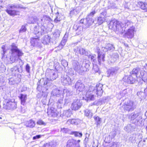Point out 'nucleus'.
Returning <instances> with one entry per match:
<instances>
[{"label": "nucleus", "mask_w": 147, "mask_h": 147, "mask_svg": "<svg viewBox=\"0 0 147 147\" xmlns=\"http://www.w3.org/2000/svg\"><path fill=\"white\" fill-rule=\"evenodd\" d=\"M103 85L98 83L94 86H90L88 90L86 92V96L87 100H94L95 99L94 94H96L98 96H100L102 94L103 90Z\"/></svg>", "instance_id": "obj_1"}, {"label": "nucleus", "mask_w": 147, "mask_h": 147, "mask_svg": "<svg viewBox=\"0 0 147 147\" xmlns=\"http://www.w3.org/2000/svg\"><path fill=\"white\" fill-rule=\"evenodd\" d=\"M131 23L128 21L125 23V25L116 20H111L109 25V28L115 31L117 34H122L125 31L127 27L130 25Z\"/></svg>", "instance_id": "obj_2"}, {"label": "nucleus", "mask_w": 147, "mask_h": 147, "mask_svg": "<svg viewBox=\"0 0 147 147\" xmlns=\"http://www.w3.org/2000/svg\"><path fill=\"white\" fill-rule=\"evenodd\" d=\"M11 50L12 52V55L10 56V60L12 63H13L18 59H19V57L23 55L22 51L18 49L16 45L13 43L11 46Z\"/></svg>", "instance_id": "obj_3"}, {"label": "nucleus", "mask_w": 147, "mask_h": 147, "mask_svg": "<svg viewBox=\"0 0 147 147\" xmlns=\"http://www.w3.org/2000/svg\"><path fill=\"white\" fill-rule=\"evenodd\" d=\"M86 67H84L76 61H74L72 63L73 67L74 69L78 73L80 74H82L84 72L86 71L89 67L88 64H86Z\"/></svg>", "instance_id": "obj_4"}, {"label": "nucleus", "mask_w": 147, "mask_h": 147, "mask_svg": "<svg viewBox=\"0 0 147 147\" xmlns=\"http://www.w3.org/2000/svg\"><path fill=\"white\" fill-rule=\"evenodd\" d=\"M4 102L3 107L6 109L10 110L15 109L17 107V102L14 99L6 100Z\"/></svg>", "instance_id": "obj_5"}, {"label": "nucleus", "mask_w": 147, "mask_h": 147, "mask_svg": "<svg viewBox=\"0 0 147 147\" xmlns=\"http://www.w3.org/2000/svg\"><path fill=\"white\" fill-rule=\"evenodd\" d=\"M82 106V103L80 100L77 98H74L72 100L71 109L74 111H77L80 109Z\"/></svg>", "instance_id": "obj_6"}, {"label": "nucleus", "mask_w": 147, "mask_h": 147, "mask_svg": "<svg viewBox=\"0 0 147 147\" xmlns=\"http://www.w3.org/2000/svg\"><path fill=\"white\" fill-rule=\"evenodd\" d=\"M128 115L130 122L135 124H138V122L141 119V117L139 116V114L137 113L133 112Z\"/></svg>", "instance_id": "obj_7"}, {"label": "nucleus", "mask_w": 147, "mask_h": 147, "mask_svg": "<svg viewBox=\"0 0 147 147\" xmlns=\"http://www.w3.org/2000/svg\"><path fill=\"white\" fill-rule=\"evenodd\" d=\"M17 5L8 4L6 6L7 9L5 10V11L11 16H15L17 15L18 11L15 10H13V8H17Z\"/></svg>", "instance_id": "obj_8"}, {"label": "nucleus", "mask_w": 147, "mask_h": 147, "mask_svg": "<svg viewBox=\"0 0 147 147\" xmlns=\"http://www.w3.org/2000/svg\"><path fill=\"white\" fill-rule=\"evenodd\" d=\"M123 108L125 110L128 111H132L136 108V105L133 101L129 100L125 103Z\"/></svg>", "instance_id": "obj_9"}, {"label": "nucleus", "mask_w": 147, "mask_h": 147, "mask_svg": "<svg viewBox=\"0 0 147 147\" xmlns=\"http://www.w3.org/2000/svg\"><path fill=\"white\" fill-rule=\"evenodd\" d=\"M137 78L135 75L133 76L132 75L129 76H126L123 78V81L124 82L127 83L129 84H133L137 80Z\"/></svg>", "instance_id": "obj_10"}, {"label": "nucleus", "mask_w": 147, "mask_h": 147, "mask_svg": "<svg viewBox=\"0 0 147 147\" xmlns=\"http://www.w3.org/2000/svg\"><path fill=\"white\" fill-rule=\"evenodd\" d=\"M47 113L49 116L53 117H57L59 114L56 109L53 107L48 109Z\"/></svg>", "instance_id": "obj_11"}, {"label": "nucleus", "mask_w": 147, "mask_h": 147, "mask_svg": "<svg viewBox=\"0 0 147 147\" xmlns=\"http://www.w3.org/2000/svg\"><path fill=\"white\" fill-rule=\"evenodd\" d=\"M61 81L64 85L67 84L70 85L72 81L71 79L68 76L66 75L61 77Z\"/></svg>", "instance_id": "obj_12"}, {"label": "nucleus", "mask_w": 147, "mask_h": 147, "mask_svg": "<svg viewBox=\"0 0 147 147\" xmlns=\"http://www.w3.org/2000/svg\"><path fill=\"white\" fill-rule=\"evenodd\" d=\"M75 88L79 92H82L84 90L85 86L80 80H78L76 83Z\"/></svg>", "instance_id": "obj_13"}, {"label": "nucleus", "mask_w": 147, "mask_h": 147, "mask_svg": "<svg viewBox=\"0 0 147 147\" xmlns=\"http://www.w3.org/2000/svg\"><path fill=\"white\" fill-rule=\"evenodd\" d=\"M73 29L75 31L77 35H80L82 34L83 32V27L80 25L79 24L74 25L73 26Z\"/></svg>", "instance_id": "obj_14"}, {"label": "nucleus", "mask_w": 147, "mask_h": 147, "mask_svg": "<svg viewBox=\"0 0 147 147\" xmlns=\"http://www.w3.org/2000/svg\"><path fill=\"white\" fill-rule=\"evenodd\" d=\"M134 27H130L125 34V36L128 38H132L134 36Z\"/></svg>", "instance_id": "obj_15"}, {"label": "nucleus", "mask_w": 147, "mask_h": 147, "mask_svg": "<svg viewBox=\"0 0 147 147\" xmlns=\"http://www.w3.org/2000/svg\"><path fill=\"white\" fill-rule=\"evenodd\" d=\"M63 91L57 89H55L52 92L51 94L53 96L63 98Z\"/></svg>", "instance_id": "obj_16"}, {"label": "nucleus", "mask_w": 147, "mask_h": 147, "mask_svg": "<svg viewBox=\"0 0 147 147\" xmlns=\"http://www.w3.org/2000/svg\"><path fill=\"white\" fill-rule=\"evenodd\" d=\"M46 75L47 76V79L51 81L54 80L57 77V75L55 73L51 72L49 74L47 73Z\"/></svg>", "instance_id": "obj_17"}, {"label": "nucleus", "mask_w": 147, "mask_h": 147, "mask_svg": "<svg viewBox=\"0 0 147 147\" xmlns=\"http://www.w3.org/2000/svg\"><path fill=\"white\" fill-rule=\"evenodd\" d=\"M115 48L113 46L110 44H107L105 47H102V50L104 52H107L108 51L113 50Z\"/></svg>", "instance_id": "obj_18"}, {"label": "nucleus", "mask_w": 147, "mask_h": 147, "mask_svg": "<svg viewBox=\"0 0 147 147\" xmlns=\"http://www.w3.org/2000/svg\"><path fill=\"white\" fill-rule=\"evenodd\" d=\"M100 49H97V53H98V61L99 64L101 63V61H105L104 58L105 57V55L104 54H102L100 53Z\"/></svg>", "instance_id": "obj_19"}, {"label": "nucleus", "mask_w": 147, "mask_h": 147, "mask_svg": "<svg viewBox=\"0 0 147 147\" xmlns=\"http://www.w3.org/2000/svg\"><path fill=\"white\" fill-rule=\"evenodd\" d=\"M76 141L73 139H69L67 142L66 147H75Z\"/></svg>", "instance_id": "obj_20"}, {"label": "nucleus", "mask_w": 147, "mask_h": 147, "mask_svg": "<svg viewBox=\"0 0 147 147\" xmlns=\"http://www.w3.org/2000/svg\"><path fill=\"white\" fill-rule=\"evenodd\" d=\"M19 97L21 100V104L24 105L27 99V95L26 94H21Z\"/></svg>", "instance_id": "obj_21"}, {"label": "nucleus", "mask_w": 147, "mask_h": 147, "mask_svg": "<svg viewBox=\"0 0 147 147\" xmlns=\"http://www.w3.org/2000/svg\"><path fill=\"white\" fill-rule=\"evenodd\" d=\"M85 20L86 21V24L88 27H89V26L92 24L94 22V20L93 19L89 17H86Z\"/></svg>", "instance_id": "obj_22"}, {"label": "nucleus", "mask_w": 147, "mask_h": 147, "mask_svg": "<svg viewBox=\"0 0 147 147\" xmlns=\"http://www.w3.org/2000/svg\"><path fill=\"white\" fill-rule=\"evenodd\" d=\"M138 5L141 9L147 10V4L146 3L140 1L138 2Z\"/></svg>", "instance_id": "obj_23"}, {"label": "nucleus", "mask_w": 147, "mask_h": 147, "mask_svg": "<svg viewBox=\"0 0 147 147\" xmlns=\"http://www.w3.org/2000/svg\"><path fill=\"white\" fill-rule=\"evenodd\" d=\"M26 125L27 127L33 128L35 126V123L34 121L31 119L27 122Z\"/></svg>", "instance_id": "obj_24"}, {"label": "nucleus", "mask_w": 147, "mask_h": 147, "mask_svg": "<svg viewBox=\"0 0 147 147\" xmlns=\"http://www.w3.org/2000/svg\"><path fill=\"white\" fill-rule=\"evenodd\" d=\"M50 39V37L48 35L45 36L42 39V43L44 44L47 45L49 42Z\"/></svg>", "instance_id": "obj_25"}, {"label": "nucleus", "mask_w": 147, "mask_h": 147, "mask_svg": "<svg viewBox=\"0 0 147 147\" xmlns=\"http://www.w3.org/2000/svg\"><path fill=\"white\" fill-rule=\"evenodd\" d=\"M77 50L79 52L80 54L82 55H84L86 56H88L89 54L87 51H86L85 50L82 48H78Z\"/></svg>", "instance_id": "obj_26"}, {"label": "nucleus", "mask_w": 147, "mask_h": 147, "mask_svg": "<svg viewBox=\"0 0 147 147\" xmlns=\"http://www.w3.org/2000/svg\"><path fill=\"white\" fill-rule=\"evenodd\" d=\"M140 71V69L139 68H136L134 69L131 72V74L134 76L135 75L136 76V77L139 75V73Z\"/></svg>", "instance_id": "obj_27"}, {"label": "nucleus", "mask_w": 147, "mask_h": 147, "mask_svg": "<svg viewBox=\"0 0 147 147\" xmlns=\"http://www.w3.org/2000/svg\"><path fill=\"white\" fill-rule=\"evenodd\" d=\"M140 76H138L142 78L143 80H147V72L144 70L141 71L140 72Z\"/></svg>", "instance_id": "obj_28"}, {"label": "nucleus", "mask_w": 147, "mask_h": 147, "mask_svg": "<svg viewBox=\"0 0 147 147\" xmlns=\"http://www.w3.org/2000/svg\"><path fill=\"white\" fill-rule=\"evenodd\" d=\"M37 18L36 17H30L29 18L28 23L29 24H34L36 23Z\"/></svg>", "instance_id": "obj_29"}, {"label": "nucleus", "mask_w": 147, "mask_h": 147, "mask_svg": "<svg viewBox=\"0 0 147 147\" xmlns=\"http://www.w3.org/2000/svg\"><path fill=\"white\" fill-rule=\"evenodd\" d=\"M134 128V127L131 124H129L125 127L124 130L128 132H129L132 131Z\"/></svg>", "instance_id": "obj_30"}, {"label": "nucleus", "mask_w": 147, "mask_h": 147, "mask_svg": "<svg viewBox=\"0 0 147 147\" xmlns=\"http://www.w3.org/2000/svg\"><path fill=\"white\" fill-rule=\"evenodd\" d=\"M94 119L95 121V123L98 126L101 123V119L98 116H94Z\"/></svg>", "instance_id": "obj_31"}, {"label": "nucleus", "mask_w": 147, "mask_h": 147, "mask_svg": "<svg viewBox=\"0 0 147 147\" xmlns=\"http://www.w3.org/2000/svg\"><path fill=\"white\" fill-rule=\"evenodd\" d=\"M39 38L38 36H37V38H32L31 40V43L34 44V45H37L39 42Z\"/></svg>", "instance_id": "obj_32"}, {"label": "nucleus", "mask_w": 147, "mask_h": 147, "mask_svg": "<svg viewBox=\"0 0 147 147\" xmlns=\"http://www.w3.org/2000/svg\"><path fill=\"white\" fill-rule=\"evenodd\" d=\"M84 113L85 115L87 117H91L92 116V113L91 111L89 109H86L84 111Z\"/></svg>", "instance_id": "obj_33"}, {"label": "nucleus", "mask_w": 147, "mask_h": 147, "mask_svg": "<svg viewBox=\"0 0 147 147\" xmlns=\"http://www.w3.org/2000/svg\"><path fill=\"white\" fill-rule=\"evenodd\" d=\"M108 76H113L115 75L116 73V71L115 69L114 68H112L111 69H109L108 71Z\"/></svg>", "instance_id": "obj_34"}, {"label": "nucleus", "mask_w": 147, "mask_h": 147, "mask_svg": "<svg viewBox=\"0 0 147 147\" xmlns=\"http://www.w3.org/2000/svg\"><path fill=\"white\" fill-rule=\"evenodd\" d=\"M131 90H130L129 88H127L123 90L121 93V95L122 96H124L126 95L128 93L131 92Z\"/></svg>", "instance_id": "obj_35"}, {"label": "nucleus", "mask_w": 147, "mask_h": 147, "mask_svg": "<svg viewBox=\"0 0 147 147\" xmlns=\"http://www.w3.org/2000/svg\"><path fill=\"white\" fill-rule=\"evenodd\" d=\"M48 80H46L45 81H43V85L46 88V90H47L49 89L48 86L50 87L51 85V83L50 82H48Z\"/></svg>", "instance_id": "obj_36"}, {"label": "nucleus", "mask_w": 147, "mask_h": 147, "mask_svg": "<svg viewBox=\"0 0 147 147\" xmlns=\"http://www.w3.org/2000/svg\"><path fill=\"white\" fill-rule=\"evenodd\" d=\"M70 134L72 135H74L76 137H78L81 138L82 136V132H79L76 131H72Z\"/></svg>", "instance_id": "obj_37"}, {"label": "nucleus", "mask_w": 147, "mask_h": 147, "mask_svg": "<svg viewBox=\"0 0 147 147\" xmlns=\"http://www.w3.org/2000/svg\"><path fill=\"white\" fill-rule=\"evenodd\" d=\"M63 114L64 115L67 117H69L72 115L71 111L69 109L64 111Z\"/></svg>", "instance_id": "obj_38"}, {"label": "nucleus", "mask_w": 147, "mask_h": 147, "mask_svg": "<svg viewBox=\"0 0 147 147\" xmlns=\"http://www.w3.org/2000/svg\"><path fill=\"white\" fill-rule=\"evenodd\" d=\"M56 143L54 142H51L49 144H45L42 147H53L56 145Z\"/></svg>", "instance_id": "obj_39"}, {"label": "nucleus", "mask_w": 147, "mask_h": 147, "mask_svg": "<svg viewBox=\"0 0 147 147\" xmlns=\"http://www.w3.org/2000/svg\"><path fill=\"white\" fill-rule=\"evenodd\" d=\"M105 20V18L99 16L97 19V22L99 25L101 24Z\"/></svg>", "instance_id": "obj_40"}, {"label": "nucleus", "mask_w": 147, "mask_h": 147, "mask_svg": "<svg viewBox=\"0 0 147 147\" xmlns=\"http://www.w3.org/2000/svg\"><path fill=\"white\" fill-rule=\"evenodd\" d=\"M68 38V36L66 34L64 35L62 40H61L60 43L63 45L64 46L66 42L67 41Z\"/></svg>", "instance_id": "obj_41"}, {"label": "nucleus", "mask_w": 147, "mask_h": 147, "mask_svg": "<svg viewBox=\"0 0 147 147\" xmlns=\"http://www.w3.org/2000/svg\"><path fill=\"white\" fill-rule=\"evenodd\" d=\"M78 13L79 11L77 9H73L70 11L69 14L71 16L76 15Z\"/></svg>", "instance_id": "obj_42"}, {"label": "nucleus", "mask_w": 147, "mask_h": 147, "mask_svg": "<svg viewBox=\"0 0 147 147\" xmlns=\"http://www.w3.org/2000/svg\"><path fill=\"white\" fill-rule=\"evenodd\" d=\"M99 71V68L96 65H94L92 70V72L94 73H98Z\"/></svg>", "instance_id": "obj_43"}, {"label": "nucleus", "mask_w": 147, "mask_h": 147, "mask_svg": "<svg viewBox=\"0 0 147 147\" xmlns=\"http://www.w3.org/2000/svg\"><path fill=\"white\" fill-rule=\"evenodd\" d=\"M67 123L68 125L70 124H75L76 123V119H69L67 120Z\"/></svg>", "instance_id": "obj_44"}, {"label": "nucleus", "mask_w": 147, "mask_h": 147, "mask_svg": "<svg viewBox=\"0 0 147 147\" xmlns=\"http://www.w3.org/2000/svg\"><path fill=\"white\" fill-rule=\"evenodd\" d=\"M63 98H61L59 99L57 102V104H58V107L59 108L61 107V105L63 103Z\"/></svg>", "instance_id": "obj_45"}, {"label": "nucleus", "mask_w": 147, "mask_h": 147, "mask_svg": "<svg viewBox=\"0 0 147 147\" xmlns=\"http://www.w3.org/2000/svg\"><path fill=\"white\" fill-rule=\"evenodd\" d=\"M61 14H59V13L57 14V15L56 16V18L54 20V22H58L60 21L61 19H60V16Z\"/></svg>", "instance_id": "obj_46"}, {"label": "nucleus", "mask_w": 147, "mask_h": 147, "mask_svg": "<svg viewBox=\"0 0 147 147\" xmlns=\"http://www.w3.org/2000/svg\"><path fill=\"white\" fill-rule=\"evenodd\" d=\"M26 28L25 26L24 25H23L22 26V27L19 30L20 33H23L26 32Z\"/></svg>", "instance_id": "obj_47"}, {"label": "nucleus", "mask_w": 147, "mask_h": 147, "mask_svg": "<svg viewBox=\"0 0 147 147\" xmlns=\"http://www.w3.org/2000/svg\"><path fill=\"white\" fill-rule=\"evenodd\" d=\"M61 64L65 67L68 65V63L64 59L62 60L61 61Z\"/></svg>", "instance_id": "obj_48"}, {"label": "nucleus", "mask_w": 147, "mask_h": 147, "mask_svg": "<svg viewBox=\"0 0 147 147\" xmlns=\"http://www.w3.org/2000/svg\"><path fill=\"white\" fill-rule=\"evenodd\" d=\"M96 12L95 11H93L91 12L87 16V17H89L92 18V17L94 16V14L96 13Z\"/></svg>", "instance_id": "obj_49"}, {"label": "nucleus", "mask_w": 147, "mask_h": 147, "mask_svg": "<svg viewBox=\"0 0 147 147\" xmlns=\"http://www.w3.org/2000/svg\"><path fill=\"white\" fill-rule=\"evenodd\" d=\"M37 124L39 125H45L46 123L43 121L42 120H39L37 122Z\"/></svg>", "instance_id": "obj_50"}, {"label": "nucleus", "mask_w": 147, "mask_h": 147, "mask_svg": "<svg viewBox=\"0 0 147 147\" xmlns=\"http://www.w3.org/2000/svg\"><path fill=\"white\" fill-rule=\"evenodd\" d=\"M39 30L40 34V35H42L44 34L45 30L43 26H42L40 28Z\"/></svg>", "instance_id": "obj_51"}, {"label": "nucleus", "mask_w": 147, "mask_h": 147, "mask_svg": "<svg viewBox=\"0 0 147 147\" xmlns=\"http://www.w3.org/2000/svg\"><path fill=\"white\" fill-rule=\"evenodd\" d=\"M43 19H40V20H39L37 19V23L38 24H40L42 26H43L44 24V22H43Z\"/></svg>", "instance_id": "obj_52"}, {"label": "nucleus", "mask_w": 147, "mask_h": 147, "mask_svg": "<svg viewBox=\"0 0 147 147\" xmlns=\"http://www.w3.org/2000/svg\"><path fill=\"white\" fill-rule=\"evenodd\" d=\"M38 26H35L34 28V32L35 34H40V30L38 29Z\"/></svg>", "instance_id": "obj_53"}, {"label": "nucleus", "mask_w": 147, "mask_h": 147, "mask_svg": "<svg viewBox=\"0 0 147 147\" xmlns=\"http://www.w3.org/2000/svg\"><path fill=\"white\" fill-rule=\"evenodd\" d=\"M106 14V11L105 10L104 11H103L100 13L99 16L105 18Z\"/></svg>", "instance_id": "obj_54"}, {"label": "nucleus", "mask_w": 147, "mask_h": 147, "mask_svg": "<svg viewBox=\"0 0 147 147\" xmlns=\"http://www.w3.org/2000/svg\"><path fill=\"white\" fill-rule=\"evenodd\" d=\"M69 131V129L68 128H61V131L63 133H67Z\"/></svg>", "instance_id": "obj_55"}, {"label": "nucleus", "mask_w": 147, "mask_h": 147, "mask_svg": "<svg viewBox=\"0 0 147 147\" xmlns=\"http://www.w3.org/2000/svg\"><path fill=\"white\" fill-rule=\"evenodd\" d=\"M26 71L29 73L30 70V66L28 64H27L26 67Z\"/></svg>", "instance_id": "obj_56"}, {"label": "nucleus", "mask_w": 147, "mask_h": 147, "mask_svg": "<svg viewBox=\"0 0 147 147\" xmlns=\"http://www.w3.org/2000/svg\"><path fill=\"white\" fill-rule=\"evenodd\" d=\"M50 19V17L46 15L43 16V19L44 20L49 21Z\"/></svg>", "instance_id": "obj_57"}, {"label": "nucleus", "mask_w": 147, "mask_h": 147, "mask_svg": "<svg viewBox=\"0 0 147 147\" xmlns=\"http://www.w3.org/2000/svg\"><path fill=\"white\" fill-rule=\"evenodd\" d=\"M64 46L61 43H60L58 46L56 48H57L58 50H60L63 48Z\"/></svg>", "instance_id": "obj_58"}, {"label": "nucleus", "mask_w": 147, "mask_h": 147, "mask_svg": "<svg viewBox=\"0 0 147 147\" xmlns=\"http://www.w3.org/2000/svg\"><path fill=\"white\" fill-rule=\"evenodd\" d=\"M41 136L40 135H38L34 136L33 137V140H35L39 139L41 137Z\"/></svg>", "instance_id": "obj_59"}, {"label": "nucleus", "mask_w": 147, "mask_h": 147, "mask_svg": "<svg viewBox=\"0 0 147 147\" xmlns=\"http://www.w3.org/2000/svg\"><path fill=\"white\" fill-rule=\"evenodd\" d=\"M19 111L22 113H24L25 112L24 109H23L22 106L19 108Z\"/></svg>", "instance_id": "obj_60"}, {"label": "nucleus", "mask_w": 147, "mask_h": 147, "mask_svg": "<svg viewBox=\"0 0 147 147\" xmlns=\"http://www.w3.org/2000/svg\"><path fill=\"white\" fill-rule=\"evenodd\" d=\"M52 13L55 14L57 15V14H58V11L57 9H55L54 10H52Z\"/></svg>", "instance_id": "obj_61"}, {"label": "nucleus", "mask_w": 147, "mask_h": 147, "mask_svg": "<svg viewBox=\"0 0 147 147\" xmlns=\"http://www.w3.org/2000/svg\"><path fill=\"white\" fill-rule=\"evenodd\" d=\"M88 56H89V58H90L91 60L92 61H93L94 62V61H95V59H94V56H93V55H89Z\"/></svg>", "instance_id": "obj_62"}, {"label": "nucleus", "mask_w": 147, "mask_h": 147, "mask_svg": "<svg viewBox=\"0 0 147 147\" xmlns=\"http://www.w3.org/2000/svg\"><path fill=\"white\" fill-rule=\"evenodd\" d=\"M69 75H75V74L74 73L73 71H72V70H71L69 71Z\"/></svg>", "instance_id": "obj_63"}, {"label": "nucleus", "mask_w": 147, "mask_h": 147, "mask_svg": "<svg viewBox=\"0 0 147 147\" xmlns=\"http://www.w3.org/2000/svg\"><path fill=\"white\" fill-rule=\"evenodd\" d=\"M12 79H10L9 80V83L10 84H13V81L12 82Z\"/></svg>", "instance_id": "obj_64"}]
</instances>
